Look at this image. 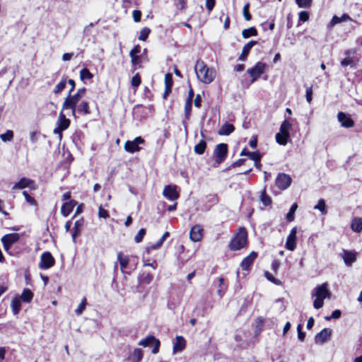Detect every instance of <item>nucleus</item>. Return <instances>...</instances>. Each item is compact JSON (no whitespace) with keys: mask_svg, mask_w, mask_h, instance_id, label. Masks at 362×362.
Wrapping results in <instances>:
<instances>
[{"mask_svg":"<svg viewBox=\"0 0 362 362\" xmlns=\"http://www.w3.org/2000/svg\"><path fill=\"white\" fill-rule=\"evenodd\" d=\"M55 263L54 258L49 252H45L41 255L39 262V268L41 269H48Z\"/></svg>","mask_w":362,"mask_h":362,"instance_id":"obj_9","label":"nucleus"},{"mask_svg":"<svg viewBox=\"0 0 362 362\" xmlns=\"http://www.w3.org/2000/svg\"><path fill=\"white\" fill-rule=\"evenodd\" d=\"M247 232L245 228H240L238 232L231 239L229 248L233 251L239 250L247 246Z\"/></svg>","mask_w":362,"mask_h":362,"instance_id":"obj_4","label":"nucleus"},{"mask_svg":"<svg viewBox=\"0 0 362 362\" xmlns=\"http://www.w3.org/2000/svg\"><path fill=\"white\" fill-rule=\"evenodd\" d=\"M195 72L199 81L205 83H211L216 77V71L209 67L204 61L199 59L195 64Z\"/></svg>","mask_w":362,"mask_h":362,"instance_id":"obj_1","label":"nucleus"},{"mask_svg":"<svg viewBox=\"0 0 362 362\" xmlns=\"http://www.w3.org/2000/svg\"><path fill=\"white\" fill-rule=\"evenodd\" d=\"M83 223H84L83 218L78 219V220H77L75 222L74 230H73L72 234H71L72 239H73L74 242H75L76 241V238L78 235H80V234H81V228L83 226Z\"/></svg>","mask_w":362,"mask_h":362,"instance_id":"obj_23","label":"nucleus"},{"mask_svg":"<svg viewBox=\"0 0 362 362\" xmlns=\"http://www.w3.org/2000/svg\"><path fill=\"white\" fill-rule=\"evenodd\" d=\"M298 209V204L296 203H293L291 206L289 211L287 213L286 216V218L288 222H291L294 220V214Z\"/></svg>","mask_w":362,"mask_h":362,"instance_id":"obj_40","label":"nucleus"},{"mask_svg":"<svg viewBox=\"0 0 362 362\" xmlns=\"http://www.w3.org/2000/svg\"><path fill=\"white\" fill-rule=\"evenodd\" d=\"M0 139L4 142L11 141L13 139V132L12 130H7L4 134H0Z\"/></svg>","mask_w":362,"mask_h":362,"instance_id":"obj_43","label":"nucleus"},{"mask_svg":"<svg viewBox=\"0 0 362 362\" xmlns=\"http://www.w3.org/2000/svg\"><path fill=\"white\" fill-rule=\"evenodd\" d=\"M298 338L300 341H303L305 337V333L302 331V325L299 324L297 327Z\"/></svg>","mask_w":362,"mask_h":362,"instance_id":"obj_59","label":"nucleus"},{"mask_svg":"<svg viewBox=\"0 0 362 362\" xmlns=\"http://www.w3.org/2000/svg\"><path fill=\"white\" fill-rule=\"evenodd\" d=\"M176 341L173 345V353L175 354L179 351H182L186 346V340L182 336H177L175 338Z\"/></svg>","mask_w":362,"mask_h":362,"instance_id":"obj_20","label":"nucleus"},{"mask_svg":"<svg viewBox=\"0 0 362 362\" xmlns=\"http://www.w3.org/2000/svg\"><path fill=\"white\" fill-rule=\"evenodd\" d=\"M57 125L64 131L70 125V120L66 117L65 115L62 112L59 113Z\"/></svg>","mask_w":362,"mask_h":362,"instance_id":"obj_26","label":"nucleus"},{"mask_svg":"<svg viewBox=\"0 0 362 362\" xmlns=\"http://www.w3.org/2000/svg\"><path fill=\"white\" fill-rule=\"evenodd\" d=\"M250 4H246L243 9V16L246 21H250L252 19V15L249 12Z\"/></svg>","mask_w":362,"mask_h":362,"instance_id":"obj_51","label":"nucleus"},{"mask_svg":"<svg viewBox=\"0 0 362 362\" xmlns=\"http://www.w3.org/2000/svg\"><path fill=\"white\" fill-rule=\"evenodd\" d=\"M11 307L12 309V312L14 315H16L19 313L21 309V300L18 297V296H16L13 298L11 304Z\"/></svg>","mask_w":362,"mask_h":362,"instance_id":"obj_27","label":"nucleus"},{"mask_svg":"<svg viewBox=\"0 0 362 362\" xmlns=\"http://www.w3.org/2000/svg\"><path fill=\"white\" fill-rule=\"evenodd\" d=\"M332 334V329L329 328H324L315 337L316 344H324Z\"/></svg>","mask_w":362,"mask_h":362,"instance_id":"obj_16","label":"nucleus"},{"mask_svg":"<svg viewBox=\"0 0 362 362\" xmlns=\"http://www.w3.org/2000/svg\"><path fill=\"white\" fill-rule=\"evenodd\" d=\"M124 149L129 153H135L140 150L139 146H138L134 141H127L124 144Z\"/></svg>","mask_w":362,"mask_h":362,"instance_id":"obj_33","label":"nucleus"},{"mask_svg":"<svg viewBox=\"0 0 362 362\" xmlns=\"http://www.w3.org/2000/svg\"><path fill=\"white\" fill-rule=\"evenodd\" d=\"M93 75L90 73V71L87 68H83L80 71V78L82 81L85 79H91L93 78Z\"/></svg>","mask_w":362,"mask_h":362,"instance_id":"obj_45","label":"nucleus"},{"mask_svg":"<svg viewBox=\"0 0 362 362\" xmlns=\"http://www.w3.org/2000/svg\"><path fill=\"white\" fill-rule=\"evenodd\" d=\"M206 148V142L202 139L195 145L194 150L195 153L198 155H202L204 153Z\"/></svg>","mask_w":362,"mask_h":362,"instance_id":"obj_36","label":"nucleus"},{"mask_svg":"<svg viewBox=\"0 0 362 362\" xmlns=\"http://www.w3.org/2000/svg\"><path fill=\"white\" fill-rule=\"evenodd\" d=\"M351 228L356 233H360L362 230V218L358 217L353 218Z\"/></svg>","mask_w":362,"mask_h":362,"instance_id":"obj_31","label":"nucleus"},{"mask_svg":"<svg viewBox=\"0 0 362 362\" xmlns=\"http://www.w3.org/2000/svg\"><path fill=\"white\" fill-rule=\"evenodd\" d=\"M296 2L299 8H308L312 4V0H296Z\"/></svg>","mask_w":362,"mask_h":362,"instance_id":"obj_48","label":"nucleus"},{"mask_svg":"<svg viewBox=\"0 0 362 362\" xmlns=\"http://www.w3.org/2000/svg\"><path fill=\"white\" fill-rule=\"evenodd\" d=\"M130 57L133 66H136L141 62V57L139 55L131 56Z\"/></svg>","mask_w":362,"mask_h":362,"instance_id":"obj_63","label":"nucleus"},{"mask_svg":"<svg viewBox=\"0 0 362 362\" xmlns=\"http://www.w3.org/2000/svg\"><path fill=\"white\" fill-rule=\"evenodd\" d=\"M305 98H306V100L308 103H310L312 102V100H313V88H312V86L306 88Z\"/></svg>","mask_w":362,"mask_h":362,"instance_id":"obj_57","label":"nucleus"},{"mask_svg":"<svg viewBox=\"0 0 362 362\" xmlns=\"http://www.w3.org/2000/svg\"><path fill=\"white\" fill-rule=\"evenodd\" d=\"M150 33H151V29L150 28H148L147 27L144 28L140 31V34H139V37H138L139 40H141V41H145L148 38Z\"/></svg>","mask_w":362,"mask_h":362,"instance_id":"obj_46","label":"nucleus"},{"mask_svg":"<svg viewBox=\"0 0 362 362\" xmlns=\"http://www.w3.org/2000/svg\"><path fill=\"white\" fill-rule=\"evenodd\" d=\"M341 65L343 66H354L355 63L354 60L350 57H346L341 61Z\"/></svg>","mask_w":362,"mask_h":362,"instance_id":"obj_53","label":"nucleus"},{"mask_svg":"<svg viewBox=\"0 0 362 362\" xmlns=\"http://www.w3.org/2000/svg\"><path fill=\"white\" fill-rule=\"evenodd\" d=\"M314 209L319 210L324 215L327 214V213L325 201L323 199H320L318 200V202L314 206Z\"/></svg>","mask_w":362,"mask_h":362,"instance_id":"obj_41","label":"nucleus"},{"mask_svg":"<svg viewBox=\"0 0 362 362\" xmlns=\"http://www.w3.org/2000/svg\"><path fill=\"white\" fill-rule=\"evenodd\" d=\"M257 35V30L255 27H251L247 29H244L242 32L243 38L247 39L252 36H256Z\"/></svg>","mask_w":362,"mask_h":362,"instance_id":"obj_38","label":"nucleus"},{"mask_svg":"<svg viewBox=\"0 0 362 362\" xmlns=\"http://www.w3.org/2000/svg\"><path fill=\"white\" fill-rule=\"evenodd\" d=\"M139 345L142 346L144 347H147V346L153 345V348L152 349V353L153 354H156L159 351L160 341L159 339H156L154 336L149 335V336H147L146 338L141 339L139 342Z\"/></svg>","mask_w":362,"mask_h":362,"instance_id":"obj_7","label":"nucleus"},{"mask_svg":"<svg viewBox=\"0 0 362 362\" xmlns=\"http://www.w3.org/2000/svg\"><path fill=\"white\" fill-rule=\"evenodd\" d=\"M153 279V276L148 272H142L139 276V282L141 284H149Z\"/></svg>","mask_w":362,"mask_h":362,"instance_id":"obj_30","label":"nucleus"},{"mask_svg":"<svg viewBox=\"0 0 362 362\" xmlns=\"http://www.w3.org/2000/svg\"><path fill=\"white\" fill-rule=\"evenodd\" d=\"M20 239V235L18 233H9L4 235L1 241L3 244L4 248L6 251L9 250L13 244L17 243Z\"/></svg>","mask_w":362,"mask_h":362,"instance_id":"obj_10","label":"nucleus"},{"mask_svg":"<svg viewBox=\"0 0 362 362\" xmlns=\"http://www.w3.org/2000/svg\"><path fill=\"white\" fill-rule=\"evenodd\" d=\"M292 128V123L288 118H285L283 122L281 124L279 131L286 134H290V130Z\"/></svg>","mask_w":362,"mask_h":362,"instance_id":"obj_35","label":"nucleus"},{"mask_svg":"<svg viewBox=\"0 0 362 362\" xmlns=\"http://www.w3.org/2000/svg\"><path fill=\"white\" fill-rule=\"evenodd\" d=\"M40 133L39 132H32L30 133V139L33 144H35L39 138Z\"/></svg>","mask_w":362,"mask_h":362,"instance_id":"obj_60","label":"nucleus"},{"mask_svg":"<svg viewBox=\"0 0 362 362\" xmlns=\"http://www.w3.org/2000/svg\"><path fill=\"white\" fill-rule=\"evenodd\" d=\"M348 20L351 21V18L346 13H344L341 17H338L337 16H334L328 25V28H332L335 25H337L339 23H341L343 21H348Z\"/></svg>","mask_w":362,"mask_h":362,"instance_id":"obj_24","label":"nucleus"},{"mask_svg":"<svg viewBox=\"0 0 362 362\" xmlns=\"http://www.w3.org/2000/svg\"><path fill=\"white\" fill-rule=\"evenodd\" d=\"M309 16H310V15L308 11H302L299 13V15H298L299 21L305 22V21H308Z\"/></svg>","mask_w":362,"mask_h":362,"instance_id":"obj_58","label":"nucleus"},{"mask_svg":"<svg viewBox=\"0 0 362 362\" xmlns=\"http://www.w3.org/2000/svg\"><path fill=\"white\" fill-rule=\"evenodd\" d=\"M204 230L200 225L194 226L190 230L189 238L193 242H199L203 237Z\"/></svg>","mask_w":362,"mask_h":362,"instance_id":"obj_14","label":"nucleus"},{"mask_svg":"<svg viewBox=\"0 0 362 362\" xmlns=\"http://www.w3.org/2000/svg\"><path fill=\"white\" fill-rule=\"evenodd\" d=\"M86 298H83L81 302V303L79 304V305L78 306V308L75 310V313L77 315H80L83 313V312L84 311V310L86 309Z\"/></svg>","mask_w":362,"mask_h":362,"instance_id":"obj_47","label":"nucleus"},{"mask_svg":"<svg viewBox=\"0 0 362 362\" xmlns=\"http://www.w3.org/2000/svg\"><path fill=\"white\" fill-rule=\"evenodd\" d=\"M133 19L135 22H139L141 18V12L139 10H134L133 11Z\"/></svg>","mask_w":362,"mask_h":362,"instance_id":"obj_62","label":"nucleus"},{"mask_svg":"<svg viewBox=\"0 0 362 362\" xmlns=\"http://www.w3.org/2000/svg\"><path fill=\"white\" fill-rule=\"evenodd\" d=\"M266 67L267 64L265 63L258 62L253 67L248 69L247 70V74L250 75L251 79L246 83V86L248 87L252 83L255 82L260 77V76L264 74Z\"/></svg>","mask_w":362,"mask_h":362,"instance_id":"obj_5","label":"nucleus"},{"mask_svg":"<svg viewBox=\"0 0 362 362\" xmlns=\"http://www.w3.org/2000/svg\"><path fill=\"white\" fill-rule=\"evenodd\" d=\"M228 154V145L226 144H219L216 146L214 156L216 163L221 164L223 163Z\"/></svg>","mask_w":362,"mask_h":362,"instance_id":"obj_6","label":"nucleus"},{"mask_svg":"<svg viewBox=\"0 0 362 362\" xmlns=\"http://www.w3.org/2000/svg\"><path fill=\"white\" fill-rule=\"evenodd\" d=\"M260 201L265 206H270L272 204V198L267 194L265 188L261 192Z\"/></svg>","mask_w":362,"mask_h":362,"instance_id":"obj_37","label":"nucleus"},{"mask_svg":"<svg viewBox=\"0 0 362 362\" xmlns=\"http://www.w3.org/2000/svg\"><path fill=\"white\" fill-rule=\"evenodd\" d=\"M192 101L186 100L185 104V117L186 119H189L192 111Z\"/></svg>","mask_w":362,"mask_h":362,"instance_id":"obj_44","label":"nucleus"},{"mask_svg":"<svg viewBox=\"0 0 362 362\" xmlns=\"http://www.w3.org/2000/svg\"><path fill=\"white\" fill-rule=\"evenodd\" d=\"M165 89L163 93V98H166L169 93L171 92V88L173 86L172 76L170 74L165 75Z\"/></svg>","mask_w":362,"mask_h":362,"instance_id":"obj_29","label":"nucleus"},{"mask_svg":"<svg viewBox=\"0 0 362 362\" xmlns=\"http://www.w3.org/2000/svg\"><path fill=\"white\" fill-rule=\"evenodd\" d=\"M132 86L134 87H138L141 83V78L139 74L134 75L131 81Z\"/></svg>","mask_w":362,"mask_h":362,"instance_id":"obj_55","label":"nucleus"},{"mask_svg":"<svg viewBox=\"0 0 362 362\" xmlns=\"http://www.w3.org/2000/svg\"><path fill=\"white\" fill-rule=\"evenodd\" d=\"M292 179L289 175L284 173L278 174L275 183L276 187L281 190H285L291 185Z\"/></svg>","mask_w":362,"mask_h":362,"instance_id":"obj_8","label":"nucleus"},{"mask_svg":"<svg viewBox=\"0 0 362 362\" xmlns=\"http://www.w3.org/2000/svg\"><path fill=\"white\" fill-rule=\"evenodd\" d=\"M98 216L100 218H107L109 217V213L107 210L103 209L102 206H100L99 209H98Z\"/></svg>","mask_w":362,"mask_h":362,"instance_id":"obj_61","label":"nucleus"},{"mask_svg":"<svg viewBox=\"0 0 362 362\" xmlns=\"http://www.w3.org/2000/svg\"><path fill=\"white\" fill-rule=\"evenodd\" d=\"M117 260L119 262L122 271L127 267L129 259L128 257L124 256L122 252L117 254Z\"/></svg>","mask_w":362,"mask_h":362,"instance_id":"obj_34","label":"nucleus"},{"mask_svg":"<svg viewBox=\"0 0 362 362\" xmlns=\"http://www.w3.org/2000/svg\"><path fill=\"white\" fill-rule=\"evenodd\" d=\"M257 44V42L255 40H251L245 44L243 48L241 54L238 57V60L245 62L247 59V55L251 49Z\"/></svg>","mask_w":362,"mask_h":362,"instance_id":"obj_17","label":"nucleus"},{"mask_svg":"<svg viewBox=\"0 0 362 362\" xmlns=\"http://www.w3.org/2000/svg\"><path fill=\"white\" fill-rule=\"evenodd\" d=\"M341 312L339 310H335L332 313L330 316L325 317L326 320H330L331 319H338L341 317Z\"/></svg>","mask_w":362,"mask_h":362,"instance_id":"obj_54","label":"nucleus"},{"mask_svg":"<svg viewBox=\"0 0 362 362\" xmlns=\"http://www.w3.org/2000/svg\"><path fill=\"white\" fill-rule=\"evenodd\" d=\"M216 0H206V7L209 11H211L215 6Z\"/></svg>","mask_w":362,"mask_h":362,"instance_id":"obj_64","label":"nucleus"},{"mask_svg":"<svg viewBox=\"0 0 362 362\" xmlns=\"http://www.w3.org/2000/svg\"><path fill=\"white\" fill-rule=\"evenodd\" d=\"M275 138L279 144L286 146L290 141V134H286L279 131V132L276 134Z\"/></svg>","mask_w":362,"mask_h":362,"instance_id":"obj_22","label":"nucleus"},{"mask_svg":"<svg viewBox=\"0 0 362 362\" xmlns=\"http://www.w3.org/2000/svg\"><path fill=\"white\" fill-rule=\"evenodd\" d=\"M146 234V229L141 228L138 233L134 237V240L136 243H139L143 240V238Z\"/></svg>","mask_w":362,"mask_h":362,"instance_id":"obj_50","label":"nucleus"},{"mask_svg":"<svg viewBox=\"0 0 362 362\" xmlns=\"http://www.w3.org/2000/svg\"><path fill=\"white\" fill-rule=\"evenodd\" d=\"M86 91V88H80L77 90V92L71 95L68 93V95L65 98L63 105L62 110H71V114L73 116L76 115V105L78 103L79 100L83 97Z\"/></svg>","mask_w":362,"mask_h":362,"instance_id":"obj_3","label":"nucleus"},{"mask_svg":"<svg viewBox=\"0 0 362 362\" xmlns=\"http://www.w3.org/2000/svg\"><path fill=\"white\" fill-rule=\"evenodd\" d=\"M163 195L170 201H175L179 197V193L177 191L175 185H166L163 191Z\"/></svg>","mask_w":362,"mask_h":362,"instance_id":"obj_11","label":"nucleus"},{"mask_svg":"<svg viewBox=\"0 0 362 362\" xmlns=\"http://www.w3.org/2000/svg\"><path fill=\"white\" fill-rule=\"evenodd\" d=\"M18 297L20 298L21 301L24 303H30L33 298V293L30 289L25 288L23 289L21 295L19 296Z\"/></svg>","mask_w":362,"mask_h":362,"instance_id":"obj_32","label":"nucleus"},{"mask_svg":"<svg viewBox=\"0 0 362 362\" xmlns=\"http://www.w3.org/2000/svg\"><path fill=\"white\" fill-rule=\"evenodd\" d=\"M342 258L347 266H351L356 259L355 253L346 250H343Z\"/></svg>","mask_w":362,"mask_h":362,"instance_id":"obj_21","label":"nucleus"},{"mask_svg":"<svg viewBox=\"0 0 362 362\" xmlns=\"http://www.w3.org/2000/svg\"><path fill=\"white\" fill-rule=\"evenodd\" d=\"M34 184V181L26 178L22 177L18 182H16L12 187V189L15 190L17 189H24L25 187H30L31 185Z\"/></svg>","mask_w":362,"mask_h":362,"instance_id":"obj_19","label":"nucleus"},{"mask_svg":"<svg viewBox=\"0 0 362 362\" xmlns=\"http://www.w3.org/2000/svg\"><path fill=\"white\" fill-rule=\"evenodd\" d=\"M312 296L315 297L313 302V307L315 309L321 308L324 305V300L330 298L331 293L328 289V284L323 283L317 286L312 292Z\"/></svg>","mask_w":362,"mask_h":362,"instance_id":"obj_2","label":"nucleus"},{"mask_svg":"<svg viewBox=\"0 0 362 362\" xmlns=\"http://www.w3.org/2000/svg\"><path fill=\"white\" fill-rule=\"evenodd\" d=\"M264 276L267 278V279H268L269 281H270L271 282L274 283L276 285H280L281 284L280 280L274 278L273 275L269 272H265Z\"/></svg>","mask_w":362,"mask_h":362,"instance_id":"obj_52","label":"nucleus"},{"mask_svg":"<svg viewBox=\"0 0 362 362\" xmlns=\"http://www.w3.org/2000/svg\"><path fill=\"white\" fill-rule=\"evenodd\" d=\"M143 358V351L141 349H135L132 354V362H140Z\"/></svg>","mask_w":362,"mask_h":362,"instance_id":"obj_39","label":"nucleus"},{"mask_svg":"<svg viewBox=\"0 0 362 362\" xmlns=\"http://www.w3.org/2000/svg\"><path fill=\"white\" fill-rule=\"evenodd\" d=\"M23 195L24 196L26 202L32 206H36L37 202L34 197H31L26 191L23 192Z\"/></svg>","mask_w":362,"mask_h":362,"instance_id":"obj_49","label":"nucleus"},{"mask_svg":"<svg viewBox=\"0 0 362 362\" xmlns=\"http://www.w3.org/2000/svg\"><path fill=\"white\" fill-rule=\"evenodd\" d=\"M235 130V127L232 124L225 123L218 130L219 135L228 136Z\"/></svg>","mask_w":362,"mask_h":362,"instance_id":"obj_28","label":"nucleus"},{"mask_svg":"<svg viewBox=\"0 0 362 362\" xmlns=\"http://www.w3.org/2000/svg\"><path fill=\"white\" fill-rule=\"evenodd\" d=\"M257 257L256 252H251L249 255L245 257L240 264V267L243 270L248 271L250 269L251 266L253 264L254 261Z\"/></svg>","mask_w":362,"mask_h":362,"instance_id":"obj_13","label":"nucleus"},{"mask_svg":"<svg viewBox=\"0 0 362 362\" xmlns=\"http://www.w3.org/2000/svg\"><path fill=\"white\" fill-rule=\"evenodd\" d=\"M248 157L254 161H259L261 160L262 155L258 151L250 152Z\"/></svg>","mask_w":362,"mask_h":362,"instance_id":"obj_56","label":"nucleus"},{"mask_svg":"<svg viewBox=\"0 0 362 362\" xmlns=\"http://www.w3.org/2000/svg\"><path fill=\"white\" fill-rule=\"evenodd\" d=\"M76 204V202L74 200H71L69 202H65L63 204L61 208V213L64 216H68L71 212L73 211L74 206Z\"/></svg>","mask_w":362,"mask_h":362,"instance_id":"obj_18","label":"nucleus"},{"mask_svg":"<svg viewBox=\"0 0 362 362\" xmlns=\"http://www.w3.org/2000/svg\"><path fill=\"white\" fill-rule=\"evenodd\" d=\"M337 119L343 127L350 128L354 125V120L349 115L342 112H338Z\"/></svg>","mask_w":362,"mask_h":362,"instance_id":"obj_15","label":"nucleus"},{"mask_svg":"<svg viewBox=\"0 0 362 362\" xmlns=\"http://www.w3.org/2000/svg\"><path fill=\"white\" fill-rule=\"evenodd\" d=\"M83 115H89L90 113L89 109V103L87 101H82L78 105H76V113Z\"/></svg>","mask_w":362,"mask_h":362,"instance_id":"obj_25","label":"nucleus"},{"mask_svg":"<svg viewBox=\"0 0 362 362\" xmlns=\"http://www.w3.org/2000/svg\"><path fill=\"white\" fill-rule=\"evenodd\" d=\"M296 228H293L287 237L286 242V248L288 250L293 251L296 247Z\"/></svg>","mask_w":362,"mask_h":362,"instance_id":"obj_12","label":"nucleus"},{"mask_svg":"<svg viewBox=\"0 0 362 362\" xmlns=\"http://www.w3.org/2000/svg\"><path fill=\"white\" fill-rule=\"evenodd\" d=\"M66 78H63L59 83H58L54 87L53 92L55 94H58L61 93L66 87Z\"/></svg>","mask_w":362,"mask_h":362,"instance_id":"obj_42","label":"nucleus"}]
</instances>
